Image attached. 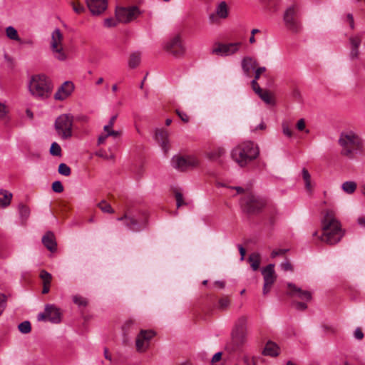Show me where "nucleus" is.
Segmentation results:
<instances>
[{
  "instance_id": "1",
  "label": "nucleus",
  "mask_w": 365,
  "mask_h": 365,
  "mask_svg": "<svg viewBox=\"0 0 365 365\" xmlns=\"http://www.w3.org/2000/svg\"><path fill=\"white\" fill-rule=\"evenodd\" d=\"M321 223L322 235L319 239L322 242L334 245L338 243L344 235V231L334 210L329 209L324 210Z\"/></svg>"
},
{
  "instance_id": "2",
  "label": "nucleus",
  "mask_w": 365,
  "mask_h": 365,
  "mask_svg": "<svg viewBox=\"0 0 365 365\" xmlns=\"http://www.w3.org/2000/svg\"><path fill=\"white\" fill-rule=\"evenodd\" d=\"M339 144L341 147V154L349 159H353L356 154L364 152L363 139L352 131L342 133Z\"/></svg>"
},
{
  "instance_id": "3",
  "label": "nucleus",
  "mask_w": 365,
  "mask_h": 365,
  "mask_svg": "<svg viewBox=\"0 0 365 365\" xmlns=\"http://www.w3.org/2000/svg\"><path fill=\"white\" fill-rule=\"evenodd\" d=\"M28 88L33 97L44 100L51 95L53 86L51 79L46 75L37 74L31 77Z\"/></svg>"
},
{
  "instance_id": "4",
  "label": "nucleus",
  "mask_w": 365,
  "mask_h": 365,
  "mask_svg": "<svg viewBox=\"0 0 365 365\" xmlns=\"http://www.w3.org/2000/svg\"><path fill=\"white\" fill-rule=\"evenodd\" d=\"M259 151L252 142H245L235 147L231 153L232 159L240 166L244 167L255 160Z\"/></svg>"
},
{
  "instance_id": "5",
  "label": "nucleus",
  "mask_w": 365,
  "mask_h": 365,
  "mask_svg": "<svg viewBox=\"0 0 365 365\" xmlns=\"http://www.w3.org/2000/svg\"><path fill=\"white\" fill-rule=\"evenodd\" d=\"M265 199L249 193L241 198L240 205L243 212L249 215L259 213L266 206Z\"/></svg>"
},
{
  "instance_id": "6",
  "label": "nucleus",
  "mask_w": 365,
  "mask_h": 365,
  "mask_svg": "<svg viewBox=\"0 0 365 365\" xmlns=\"http://www.w3.org/2000/svg\"><path fill=\"white\" fill-rule=\"evenodd\" d=\"M73 116L66 113L59 115L55 121L54 127L57 134L63 140L72 136Z\"/></svg>"
},
{
  "instance_id": "7",
  "label": "nucleus",
  "mask_w": 365,
  "mask_h": 365,
  "mask_svg": "<svg viewBox=\"0 0 365 365\" xmlns=\"http://www.w3.org/2000/svg\"><path fill=\"white\" fill-rule=\"evenodd\" d=\"M63 35L59 29H56L51 34L50 42L51 50L57 60L64 61L68 56L63 47Z\"/></svg>"
},
{
  "instance_id": "8",
  "label": "nucleus",
  "mask_w": 365,
  "mask_h": 365,
  "mask_svg": "<svg viewBox=\"0 0 365 365\" xmlns=\"http://www.w3.org/2000/svg\"><path fill=\"white\" fill-rule=\"evenodd\" d=\"M298 9L293 5L287 9L284 14V21L286 28L291 32L297 34L301 31V23L298 19Z\"/></svg>"
},
{
  "instance_id": "9",
  "label": "nucleus",
  "mask_w": 365,
  "mask_h": 365,
  "mask_svg": "<svg viewBox=\"0 0 365 365\" xmlns=\"http://www.w3.org/2000/svg\"><path fill=\"white\" fill-rule=\"evenodd\" d=\"M171 162L173 168L180 171H186L190 169H193L199 165V160L197 158L192 155H175L172 158Z\"/></svg>"
},
{
  "instance_id": "10",
  "label": "nucleus",
  "mask_w": 365,
  "mask_h": 365,
  "mask_svg": "<svg viewBox=\"0 0 365 365\" xmlns=\"http://www.w3.org/2000/svg\"><path fill=\"white\" fill-rule=\"evenodd\" d=\"M117 220L123 221L129 230L134 232L140 231L145 226V220H141L130 210H127L122 217H118Z\"/></svg>"
},
{
  "instance_id": "11",
  "label": "nucleus",
  "mask_w": 365,
  "mask_h": 365,
  "mask_svg": "<svg viewBox=\"0 0 365 365\" xmlns=\"http://www.w3.org/2000/svg\"><path fill=\"white\" fill-rule=\"evenodd\" d=\"M38 321L48 320L53 324H58L61 321V312L60 309L53 304H46L44 312L38 314Z\"/></svg>"
},
{
  "instance_id": "12",
  "label": "nucleus",
  "mask_w": 365,
  "mask_h": 365,
  "mask_svg": "<svg viewBox=\"0 0 365 365\" xmlns=\"http://www.w3.org/2000/svg\"><path fill=\"white\" fill-rule=\"evenodd\" d=\"M139 14L140 11L137 6L120 7L115 10V16L118 22L128 23L137 18Z\"/></svg>"
},
{
  "instance_id": "13",
  "label": "nucleus",
  "mask_w": 365,
  "mask_h": 365,
  "mask_svg": "<svg viewBox=\"0 0 365 365\" xmlns=\"http://www.w3.org/2000/svg\"><path fill=\"white\" fill-rule=\"evenodd\" d=\"M165 50L175 57H181L185 52V48L179 35L175 36L164 46Z\"/></svg>"
},
{
  "instance_id": "14",
  "label": "nucleus",
  "mask_w": 365,
  "mask_h": 365,
  "mask_svg": "<svg viewBox=\"0 0 365 365\" xmlns=\"http://www.w3.org/2000/svg\"><path fill=\"white\" fill-rule=\"evenodd\" d=\"M155 333L152 330L142 329L136 337L135 346L138 352H144L147 350L151 339Z\"/></svg>"
},
{
  "instance_id": "15",
  "label": "nucleus",
  "mask_w": 365,
  "mask_h": 365,
  "mask_svg": "<svg viewBox=\"0 0 365 365\" xmlns=\"http://www.w3.org/2000/svg\"><path fill=\"white\" fill-rule=\"evenodd\" d=\"M247 333L232 331L231 341L226 346V349L230 351L234 352L241 348L245 343Z\"/></svg>"
},
{
  "instance_id": "16",
  "label": "nucleus",
  "mask_w": 365,
  "mask_h": 365,
  "mask_svg": "<svg viewBox=\"0 0 365 365\" xmlns=\"http://www.w3.org/2000/svg\"><path fill=\"white\" fill-rule=\"evenodd\" d=\"M287 288V294L290 297H296L305 301H310L312 299V293L309 291L302 289L293 283L289 282Z\"/></svg>"
},
{
  "instance_id": "17",
  "label": "nucleus",
  "mask_w": 365,
  "mask_h": 365,
  "mask_svg": "<svg viewBox=\"0 0 365 365\" xmlns=\"http://www.w3.org/2000/svg\"><path fill=\"white\" fill-rule=\"evenodd\" d=\"M240 42L230 43L227 44L217 43L216 47L212 49V53L220 56H229L236 53L240 46Z\"/></svg>"
},
{
  "instance_id": "18",
  "label": "nucleus",
  "mask_w": 365,
  "mask_h": 365,
  "mask_svg": "<svg viewBox=\"0 0 365 365\" xmlns=\"http://www.w3.org/2000/svg\"><path fill=\"white\" fill-rule=\"evenodd\" d=\"M74 90V85L71 81H65L54 94V98L57 101H63L71 95Z\"/></svg>"
},
{
  "instance_id": "19",
  "label": "nucleus",
  "mask_w": 365,
  "mask_h": 365,
  "mask_svg": "<svg viewBox=\"0 0 365 365\" xmlns=\"http://www.w3.org/2000/svg\"><path fill=\"white\" fill-rule=\"evenodd\" d=\"M229 14V9L225 1H221L217 6L215 12L209 16V20L211 24H215L218 19H226Z\"/></svg>"
},
{
  "instance_id": "20",
  "label": "nucleus",
  "mask_w": 365,
  "mask_h": 365,
  "mask_svg": "<svg viewBox=\"0 0 365 365\" xmlns=\"http://www.w3.org/2000/svg\"><path fill=\"white\" fill-rule=\"evenodd\" d=\"M91 12L94 15L103 13L108 6L107 0H86Z\"/></svg>"
},
{
  "instance_id": "21",
  "label": "nucleus",
  "mask_w": 365,
  "mask_h": 365,
  "mask_svg": "<svg viewBox=\"0 0 365 365\" xmlns=\"http://www.w3.org/2000/svg\"><path fill=\"white\" fill-rule=\"evenodd\" d=\"M155 138L160 144L164 152L166 153L169 149L168 132L163 129H157L155 131Z\"/></svg>"
},
{
  "instance_id": "22",
  "label": "nucleus",
  "mask_w": 365,
  "mask_h": 365,
  "mask_svg": "<svg viewBox=\"0 0 365 365\" xmlns=\"http://www.w3.org/2000/svg\"><path fill=\"white\" fill-rule=\"evenodd\" d=\"M264 278V282L273 284L276 281L277 276L274 272V265L269 264L264 267L262 270Z\"/></svg>"
},
{
  "instance_id": "23",
  "label": "nucleus",
  "mask_w": 365,
  "mask_h": 365,
  "mask_svg": "<svg viewBox=\"0 0 365 365\" xmlns=\"http://www.w3.org/2000/svg\"><path fill=\"white\" fill-rule=\"evenodd\" d=\"M42 243L51 252L57 250V243L56 242L54 234L48 231L42 237Z\"/></svg>"
},
{
  "instance_id": "24",
  "label": "nucleus",
  "mask_w": 365,
  "mask_h": 365,
  "mask_svg": "<svg viewBox=\"0 0 365 365\" xmlns=\"http://www.w3.org/2000/svg\"><path fill=\"white\" fill-rule=\"evenodd\" d=\"M257 65V61L251 57H245L242 61V70L247 76H250L251 71L255 69Z\"/></svg>"
},
{
  "instance_id": "25",
  "label": "nucleus",
  "mask_w": 365,
  "mask_h": 365,
  "mask_svg": "<svg viewBox=\"0 0 365 365\" xmlns=\"http://www.w3.org/2000/svg\"><path fill=\"white\" fill-rule=\"evenodd\" d=\"M262 354L265 356H277L279 354V346L274 342L269 341L266 344Z\"/></svg>"
},
{
  "instance_id": "26",
  "label": "nucleus",
  "mask_w": 365,
  "mask_h": 365,
  "mask_svg": "<svg viewBox=\"0 0 365 365\" xmlns=\"http://www.w3.org/2000/svg\"><path fill=\"white\" fill-rule=\"evenodd\" d=\"M247 317L245 316H241L237 320L233 331L247 333Z\"/></svg>"
},
{
  "instance_id": "27",
  "label": "nucleus",
  "mask_w": 365,
  "mask_h": 365,
  "mask_svg": "<svg viewBox=\"0 0 365 365\" xmlns=\"http://www.w3.org/2000/svg\"><path fill=\"white\" fill-rule=\"evenodd\" d=\"M260 255L257 252L252 253L248 258L250 266L254 271L259 269L260 264Z\"/></svg>"
},
{
  "instance_id": "28",
  "label": "nucleus",
  "mask_w": 365,
  "mask_h": 365,
  "mask_svg": "<svg viewBox=\"0 0 365 365\" xmlns=\"http://www.w3.org/2000/svg\"><path fill=\"white\" fill-rule=\"evenodd\" d=\"M225 151L222 148H217L211 150L210 152L207 153V157L210 160H217L220 158L224 154Z\"/></svg>"
},
{
  "instance_id": "29",
  "label": "nucleus",
  "mask_w": 365,
  "mask_h": 365,
  "mask_svg": "<svg viewBox=\"0 0 365 365\" xmlns=\"http://www.w3.org/2000/svg\"><path fill=\"white\" fill-rule=\"evenodd\" d=\"M279 216V211L274 206L271 207L268 210V220L270 225H274Z\"/></svg>"
},
{
  "instance_id": "30",
  "label": "nucleus",
  "mask_w": 365,
  "mask_h": 365,
  "mask_svg": "<svg viewBox=\"0 0 365 365\" xmlns=\"http://www.w3.org/2000/svg\"><path fill=\"white\" fill-rule=\"evenodd\" d=\"M18 208L22 222H26L30 215L29 207L23 203H20Z\"/></svg>"
},
{
  "instance_id": "31",
  "label": "nucleus",
  "mask_w": 365,
  "mask_h": 365,
  "mask_svg": "<svg viewBox=\"0 0 365 365\" xmlns=\"http://www.w3.org/2000/svg\"><path fill=\"white\" fill-rule=\"evenodd\" d=\"M356 187L357 185L354 181H346L341 185L342 190L347 194L354 193L356 191Z\"/></svg>"
},
{
  "instance_id": "32",
  "label": "nucleus",
  "mask_w": 365,
  "mask_h": 365,
  "mask_svg": "<svg viewBox=\"0 0 365 365\" xmlns=\"http://www.w3.org/2000/svg\"><path fill=\"white\" fill-rule=\"evenodd\" d=\"M302 178L304 181L305 188L307 191H312L311 185V175L306 168H303L302 170Z\"/></svg>"
},
{
  "instance_id": "33",
  "label": "nucleus",
  "mask_w": 365,
  "mask_h": 365,
  "mask_svg": "<svg viewBox=\"0 0 365 365\" xmlns=\"http://www.w3.org/2000/svg\"><path fill=\"white\" fill-rule=\"evenodd\" d=\"M140 62V56L138 53H133L130 56L128 65L131 68H136Z\"/></svg>"
},
{
  "instance_id": "34",
  "label": "nucleus",
  "mask_w": 365,
  "mask_h": 365,
  "mask_svg": "<svg viewBox=\"0 0 365 365\" xmlns=\"http://www.w3.org/2000/svg\"><path fill=\"white\" fill-rule=\"evenodd\" d=\"M257 95L266 103H267V104H273L274 103V101L272 99V97L269 91L262 90V91L259 93H258Z\"/></svg>"
},
{
  "instance_id": "35",
  "label": "nucleus",
  "mask_w": 365,
  "mask_h": 365,
  "mask_svg": "<svg viewBox=\"0 0 365 365\" xmlns=\"http://www.w3.org/2000/svg\"><path fill=\"white\" fill-rule=\"evenodd\" d=\"M362 41V34H358L356 36L349 38V42L351 48H359Z\"/></svg>"
},
{
  "instance_id": "36",
  "label": "nucleus",
  "mask_w": 365,
  "mask_h": 365,
  "mask_svg": "<svg viewBox=\"0 0 365 365\" xmlns=\"http://www.w3.org/2000/svg\"><path fill=\"white\" fill-rule=\"evenodd\" d=\"M6 34L7 37L11 40H20L16 29L13 26H10L7 27L6 29Z\"/></svg>"
},
{
  "instance_id": "37",
  "label": "nucleus",
  "mask_w": 365,
  "mask_h": 365,
  "mask_svg": "<svg viewBox=\"0 0 365 365\" xmlns=\"http://www.w3.org/2000/svg\"><path fill=\"white\" fill-rule=\"evenodd\" d=\"M230 304V300L228 296L222 297L218 301V309L221 310L227 309Z\"/></svg>"
},
{
  "instance_id": "38",
  "label": "nucleus",
  "mask_w": 365,
  "mask_h": 365,
  "mask_svg": "<svg viewBox=\"0 0 365 365\" xmlns=\"http://www.w3.org/2000/svg\"><path fill=\"white\" fill-rule=\"evenodd\" d=\"M19 330L22 334H29L31 331V325L29 321H24L18 326Z\"/></svg>"
},
{
  "instance_id": "39",
  "label": "nucleus",
  "mask_w": 365,
  "mask_h": 365,
  "mask_svg": "<svg viewBox=\"0 0 365 365\" xmlns=\"http://www.w3.org/2000/svg\"><path fill=\"white\" fill-rule=\"evenodd\" d=\"M98 207L106 213H114V210L111 207L110 205L108 204L106 200H102L98 204Z\"/></svg>"
},
{
  "instance_id": "40",
  "label": "nucleus",
  "mask_w": 365,
  "mask_h": 365,
  "mask_svg": "<svg viewBox=\"0 0 365 365\" xmlns=\"http://www.w3.org/2000/svg\"><path fill=\"white\" fill-rule=\"evenodd\" d=\"M40 277L43 281V284L51 285L52 275L46 270H41Z\"/></svg>"
},
{
  "instance_id": "41",
  "label": "nucleus",
  "mask_w": 365,
  "mask_h": 365,
  "mask_svg": "<svg viewBox=\"0 0 365 365\" xmlns=\"http://www.w3.org/2000/svg\"><path fill=\"white\" fill-rule=\"evenodd\" d=\"M0 195L4 197V206H8L10 205L13 195L10 192L1 189L0 190Z\"/></svg>"
},
{
  "instance_id": "42",
  "label": "nucleus",
  "mask_w": 365,
  "mask_h": 365,
  "mask_svg": "<svg viewBox=\"0 0 365 365\" xmlns=\"http://www.w3.org/2000/svg\"><path fill=\"white\" fill-rule=\"evenodd\" d=\"M58 173L64 176H69L71 173V168L65 163H61L58 169Z\"/></svg>"
},
{
  "instance_id": "43",
  "label": "nucleus",
  "mask_w": 365,
  "mask_h": 365,
  "mask_svg": "<svg viewBox=\"0 0 365 365\" xmlns=\"http://www.w3.org/2000/svg\"><path fill=\"white\" fill-rule=\"evenodd\" d=\"M50 153L53 156H61V146L56 142L53 143L50 148Z\"/></svg>"
},
{
  "instance_id": "44",
  "label": "nucleus",
  "mask_w": 365,
  "mask_h": 365,
  "mask_svg": "<svg viewBox=\"0 0 365 365\" xmlns=\"http://www.w3.org/2000/svg\"><path fill=\"white\" fill-rule=\"evenodd\" d=\"M73 302L76 304L78 305L79 307H86L88 304L87 299L86 298H84L81 296H78V295L73 296Z\"/></svg>"
},
{
  "instance_id": "45",
  "label": "nucleus",
  "mask_w": 365,
  "mask_h": 365,
  "mask_svg": "<svg viewBox=\"0 0 365 365\" xmlns=\"http://www.w3.org/2000/svg\"><path fill=\"white\" fill-rule=\"evenodd\" d=\"M135 320L132 319L127 320L123 326V330L124 331V334H128L130 329L135 325Z\"/></svg>"
},
{
  "instance_id": "46",
  "label": "nucleus",
  "mask_w": 365,
  "mask_h": 365,
  "mask_svg": "<svg viewBox=\"0 0 365 365\" xmlns=\"http://www.w3.org/2000/svg\"><path fill=\"white\" fill-rule=\"evenodd\" d=\"M7 296L0 293V315L3 313L6 307Z\"/></svg>"
},
{
  "instance_id": "47",
  "label": "nucleus",
  "mask_w": 365,
  "mask_h": 365,
  "mask_svg": "<svg viewBox=\"0 0 365 365\" xmlns=\"http://www.w3.org/2000/svg\"><path fill=\"white\" fill-rule=\"evenodd\" d=\"M52 190L53 192L61 193L63 191V186L61 181H55L52 183Z\"/></svg>"
},
{
  "instance_id": "48",
  "label": "nucleus",
  "mask_w": 365,
  "mask_h": 365,
  "mask_svg": "<svg viewBox=\"0 0 365 365\" xmlns=\"http://www.w3.org/2000/svg\"><path fill=\"white\" fill-rule=\"evenodd\" d=\"M175 197L176 204H177V207H180L182 205L185 204L184 200H183L182 194L181 192H180L178 190H175Z\"/></svg>"
},
{
  "instance_id": "49",
  "label": "nucleus",
  "mask_w": 365,
  "mask_h": 365,
  "mask_svg": "<svg viewBox=\"0 0 365 365\" xmlns=\"http://www.w3.org/2000/svg\"><path fill=\"white\" fill-rule=\"evenodd\" d=\"M175 113L178 115L180 120L184 123H188L190 120L189 116L183 111L180 110L179 109L175 110Z\"/></svg>"
},
{
  "instance_id": "50",
  "label": "nucleus",
  "mask_w": 365,
  "mask_h": 365,
  "mask_svg": "<svg viewBox=\"0 0 365 365\" xmlns=\"http://www.w3.org/2000/svg\"><path fill=\"white\" fill-rule=\"evenodd\" d=\"M282 132L286 136L291 138L292 136V130L289 128L287 123H282Z\"/></svg>"
},
{
  "instance_id": "51",
  "label": "nucleus",
  "mask_w": 365,
  "mask_h": 365,
  "mask_svg": "<svg viewBox=\"0 0 365 365\" xmlns=\"http://www.w3.org/2000/svg\"><path fill=\"white\" fill-rule=\"evenodd\" d=\"M8 112L9 110L6 105L0 102V119H4Z\"/></svg>"
},
{
  "instance_id": "52",
  "label": "nucleus",
  "mask_w": 365,
  "mask_h": 365,
  "mask_svg": "<svg viewBox=\"0 0 365 365\" xmlns=\"http://www.w3.org/2000/svg\"><path fill=\"white\" fill-rule=\"evenodd\" d=\"M289 251L288 249H279L277 250H273L271 253V257L274 258L279 255H284Z\"/></svg>"
},
{
  "instance_id": "53",
  "label": "nucleus",
  "mask_w": 365,
  "mask_h": 365,
  "mask_svg": "<svg viewBox=\"0 0 365 365\" xmlns=\"http://www.w3.org/2000/svg\"><path fill=\"white\" fill-rule=\"evenodd\" d=\"M281 267L282 269L285 271V272H288V271H293V266L292 264L290 263L289 261L287 260L284 262H282L281 264Z\"/></svg>"
},
{
  "instance_id": "54",
  "label": "nucleus",
  "mask_w": 365,
  "mask_h": 365,
  "mask_svg": "<svg viewBox=\"0 0 365 365\" xmlns=\"http://www.w3.org/2000/svg\"><path fill=\"white\" fill-rule=\"evenodd\" d=\"M118 20H115L112 18H108L104 20V25L106 27H113L117 25Z\"/></svg>"
},
{
  "instance_id": "55",
  "label": "nucleus",
  "mask_w": 365,
  "mask_h": 365,
  "mask_svg": "<svg viewBox=\"0 0 365 365\" xmlns=\"http://www.w3.org/2000/svg\"><path fill=\"white\" fill-rule=\"evenodd\" d=\"M294 306L299 311H304L307 308V304L302 302H297L294 304Z\"/></svg>"
},
{
  "instance_id": "56",
  "label": "nucleus",
  "mask_w": 365,
  "mask_h": 365,
  "mask_svg": "<svg viewBox=\"0 0 365 365\" xmlns=\"http://www.w3.org/2000/svg\"><path fill=\"white\" fill-rule=\"evenodd\" d=\"M359 55V48H350V58L354 60L358 58Z\"/></svg>"
},
{
  "instance_id": "57",
  "label": "nucleus",
  "mask_w": 365,
  "mask_h": 365,
  "mask_svg": "<svg viewBox=\"0 0 365 365\" xmlns=\"http://www.w3.org/2000/svg\"><path fill=\"white\" fill-rule=\"evenodd\" d=\"M251 85H252V89L255 91V92L258 94L261 91H262V88H260V86H259L258 83H257V80H252V82H251Z\"/></svg>"
},
{
  "instance_id": "58",
  "label": "nucleus",
  "mask_w": 365,
  "mask_h": 365,
  "mask_svg": "<svg viewBox=\"0 0 365 365\" xmlns=\"http://www.w3.org/2000/svg\"><path fill=\"white\" fill-rule=\"evenodd\" d=\"M73 9L77 14H81L84 11V7L80 4L73 3Z\"/></svg>"
},
{
  "instance_id": "59",
  "label": "nucleus",
  "mask_w": 365,
  "mask_h": 365,
  "mask_svg": "<svg viewBox=\"0 0 365 365\" xmlns=\"http://www.w3.org/2000/svg\"><path fill=\"white\" fill-rule=\"evenodd\" d=\"M266 71L265 67H259L255 70V75L254 80H258L260 77V75Z\"/></svg>"
},
{
  "instance_id": "60",
  "label": "nucleus",
  "mask_w": 365,
  "mask_h": 365,
  "mask_svg": "<svg viewBox=\"0 0 365 365\" xmlns=\"http://www.w3.org/2000/svg\"><path fill=\"white\" fill-rule=\"evenodd\" d=\"M354 336L356 339L361 340L364 337V334L361 328H356L354 331Z\"/></svg>"
},
{
  "instance_id": "61",
  "label": "nucleus",
  "mask_w": 365,
  "mask_h": 365,
  "mask_svg": "<svg viewBox=\"0 0 365 365\" xmlns=\"http://www.w3.org/2000/svg\"><path fill=\"white\" fill-rule=\"evenodd\" d=\"M347 21L349 23L350 28L351 29H354V16L351 14H348L346 16Z\"/></svg>"
},
{
  "instance_id": "62",
  "label": "nucleus",
  "mask_w": 365,
  "mask_h": 365,
  "mask_svg": "<svg viewBox=\"0 0 365 365\" xmlns=\"http://www.w3.org/2000/svg\"><path fill=\"white\" fill-rule=\"evenodd\" d=\"M297 128L299 130H303L305 128V121L303 118L298 120L297 123Z\"/></svg>"
},
{
  "instance_id": "63",
  "label": "nucleus",
  "mask_w": 365,
  "mask_h": 365,
  "mask_svg": "<svg viewBox=\"0 0 365 365\" xmlns=\"http://www.w3.org/2000/svg\"><path fill=\"white\" fill-rule=\"evenodd\" d=\"M4 58L5 60L8 62V66L11 68H13L14 64V60L11 57H10L8 54L5 53L4 54Z\"/></svg>"
},
{
  "instance_id": "64",
  "label": "nucleus",
  "mask_w": 365,
  "mask_h": 365,
  "mask_svg": "<svg viewBox=\"0 0 365 365\" xmlns=\"http://www.w3.org/2000/svg\"><path fill=\"white\" fill-rule=\"evenodd\" d=\"M272 285L273 284H267V283L264 282L263 290H262L264 295H266L269 292Z\"/></svg>"
}]
</instances>
